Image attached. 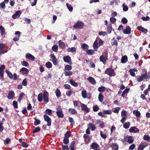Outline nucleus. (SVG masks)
<instances>
[{
  "instance_id": "nucleus-1",
  "label": "nucleus",
  "mask_w": 150,
  "mask_h": 150,
  "mask_svg": "<svg viewBox=\"0 0 150 150\" xmlns=\"http://www.w3.org/2000/svg\"><path fill=\"white\" fill-rule=\"evenodd\" d=\"M145 73L144 74H142L141 75L137 76V81L138 82H141L144 79H147L149 78V76L147 74V71L146 70H145Z\"/></svg>"
},
{
  "instance_id": "nucleus-2",
  "label": "nucleus",
  "mask_w": 150,
  "mask_h": 150,
  "mask_svg": "<svg viewBox=\"0 0 150 150\" xmlns=\"http://www.w3.org/2000/svg\"><path fill=\"white\" fill-rule=\"evenodd\" d=\"M57 111L56 113L58 117L62 118L64 116V115L62 112V110L60 106H58L56 109Z\"/></svg>"
},
{
  "instance_id": "nucleus-3",
  "label": "nucleus",
  "mask_w": 150,
  "mask_h": 150,
  "mask_svg": "<svg viewBox=\"0 0 150 150\" xmlns=\"http://www.w3.org/2000/svg\"><path fill=\"white\" fill-rule=\"evenodd\" d=\"M105 74L108 75L110 77L115 76L116 74L113 69L109 68H107L105 71Z\"/></svg>"
},
{
  "instance_id": "nucleus-4",
  "label": "nucleus",
  "mask_w": 150,
  "mask_h": 150,
  "mask_svg": "<svg viewBox=\"0 0 150 150\" xmlns=\"http://www.w3.org/2000/svg\"><path fill=\"white\" fill-rule=\"evenodd\" d=\"M84 26V24L81 21H78L73 26V28L75 29H82Z\"/></svg>"
},
{
  "instance_id": "nucleus-5",
  "label": "nucleus",
  "mask_w": 150,
  "mask_h": 150,
  "mask_svg": "<svg viewBox=\"0 0 150 150\" xmlns=\"http://www.w3.org/2000/svg\"><path fill=\"white\" fill-rule=\"evenodd\" d=\"M103 55L100 56L99 59L100 62H102L104 64H105L108 58V54L107 52H105L103 53Z\"/></svg>"
},
{
  "instance_id": "nucleus-6",
  "label": "nucleus",
  "mask_w": 150,
  "mask_h": 150,
  "mask_svg": "<svg viewBox=\"0 0 150 150\" xmlns=\"http://www.w3.org/2000/svg\"><path fill=\"white\" fill-rule=\"evenodd\" d=\"M44 118L45 121L47 122V125L48 126H50L51 125L52 121L50 118L46 114L44 115Z\"/></svg>"
},
{
  "instance_id": "nucleus-7",
  "label": "nucleus",
  "mask_w": 150,
  "mask_h": 150,
  "mask_svg": "<svg viewBox=\"0 0 150 150\" xmlns=\"http://www.w3.org/2000/svg\"><path fill=\"white\" fill-rule=\"evenodd\" d=\"M63 60L64 62L69 64H72L71 57L69 55H67L64 57H63Z\"/></svg>"
},
{
  "instance_id": "nucleus-8",
  "label": "nucleus",
  "mask_w": 150,
  "mask_h": 150,
  "mask_svg": "<svg viewBox=\"0 0 150 150\" xmlns=\"http://www.w3.org/2000/svg\"><path fill=\"white\" fill-rule=\"evenodd\" d=\"M49 93L46 91L45 90L43 92V99L44 101L46 103L49 102L48 99Z\"/></svg>"
},
{
  "instance_id": "nucleus-9",
  "label": "nucleus",
  "mask_w": 150,
  "mask_h": 150,
  "mask_svg": "<svg viewBox=\"0 0 150 150\" xmlns=\"http://www.w3.org/2000/svg\"><path fill=\"white\" fill-rule=\"evenodd\" d=\"M20 72L24 76H26L29 73V71L27 68L22 67L20 69Z\"/></svg>"
},
{
  "instance_id": "nucleus-10",
  "label": "nucleus",
  "mask_w": 150,
  "mask_h": 150,
  "mask_svg": "<svg viewBox=\"0 0 150 150\" xmlns=\"http://www.w3.org/2000/svg\"><path fill=\"white\" fill-rule=\"evenodd\" d=\"M50 56L52 59V61L54 65H56L57 64L58 62L55 56L53 54H51Z\"/></svg>"
},
{
  "instance_id": "nucleus-11",
  "label": "nucleus",
  "mask_w": 150,
  "mask_h": 150,
  "mask_svg": "<svg viewBox=\"0 0 150 150\" xmlns=\"http://www.w3.org/2000/svg\"><path fill=\"white\" fill-rule=\"evenodd\" d=\"M21 13L22 12L21 11H17L12 16V17L13 19H16L20 17Z\"/></svg>"
},
{
  "instance_id": "nucleus-12",
  "label": "nucleus",
  "mask_w": 150,
  "mask_h": 150,
  "mask_svg": "<svg viewBox=\"0 0 150 150\" xmlns=\"http://www.w3.org/2000/svg\"><path fill=\"white\" fill-rule=\"evenodd\" d=\"M137 29L139 31H140L142 33H144V34H146L148 32V30L146 28H145L142 26H138L137 27Z\"/></svg>"
},
{
  "instance_id": "nucleus-13",
  "label": "nucleus",
  "mask_w": 150,
  "mask_h": 150,
  "mask_svg": "<svg viewBox=\"0 0 150 150\" xmlns=\"http://www.w3.org/2000/svg\"><path fill=\"white\" fill-rule=\"evenodd\" d=\"M25 57L26 58L32 61L35 60V57L29 53H27L26 54Z\"/></svg>"
},
{
  "instance_id": "nucleus-14",
  "label": "nucleus",
  "mask_w": 150,
  "mask_h": 150,
  "mask_svg": "<svg viewBox=\"0 0 150 150\" xmlns=\"http://www.w3.org/2000/svg\"><path fill=\"white\" fill-rule=\"evenodd\" d=\"M15 94L13 91H11L8 92L7 97L8 99H11L13 98Z\"/></svg>"
},
{
  "instance_id": "nucleus-15",
  "label": "nucleus",
  "mask_w": 150,
  "mask_h": 150,
  "mask_svg": "<svg viewBox=\"0 0 150 150\" xmlns=\"http://www.w3.org/2000/svg\"><path fill=\"white\" fill-rule=\"evenodd\" d=\"M99 145L96 142H93L90 145V147L91 149H95L99 147Z\"/></svg>"
},
{
  "instance_id": "nucleus-16",
  "label": "nucleus",
  "mask_w": 150,
  "mask_h": 150,
  "mask_svg": "<svg viewBox=\"0 0 150 150\" xmlns=\"http://www.w3.org/2000/svg\"><path fill=\"white\" fill-rule=\"evenodd\" d=\"M98 42L96 40L93 44V47L95 51H97L98 48L99 47Z\"/></svg>"
},
{
  "instance_id": "nucleus-17",
  "label": "nucleus",
  "mask_w": 150,
  "mask_h": 150,
  "mask_svg": "<svg viewBox=\"0 0 150 150\" xmlns=\"http://www.w3.org/2000/svg\"><path fill=\"white\" fill-rule=\"evenodd\" d=\"M87 80L92 85H94L96 83V81L94 78L91 76H89L87 78Z\"/></svg>"
},
{
  "instance_id": "nucleus-18",
  "label": "nucleus",
  "mask_w": 150,
  "mask_h": 150,
  "mask_svg": "<svg viewBox=\"0 0 150 150\" xmlns=\"http://www.w3.org/2000/svg\"><path fill=\"white\" fill-rule=\"evenodd\" d=\"M131 30L129 26H127L126 27L125 29L124 30L123 33L125 34H129L130 33Z\"/></svg>"
},
{
  "instance_id": "nucleus-19",
  "label": "nucleus",
  "mask_w": 150,
  "mask_h": 150,
  "mask_svg": "<svg viewBox=\"0 0 150 150\" xmlns=\"http://www.w3.org/2000/svg\"><path fill=\"white\" fill-rule=\"evenodd\" d=\"M87 126L89 129H91V130L92 131L95 130L96 129L95 125L92 123H88L87 125Z\"/></svg>"
},
{
  "instance_id": "nucleus-20",
  "label": "nucleus",
  "mask_w": 150,
  "mask_h": 150,
  "mask_svg": "<svg viewBox=\"0 0 150 150\" xmlns=\"http://www.w3.org/2000/svg\"><path fill=\"white\" fill-rule=\"evenodd\" d=\"M139 131V129L135 127H131L129 129V131L130 132L136 133Z\"/></svg>"
},
{
  "instance_id": "nucleus-21",
  "label": "nucleus",
  "mask_w": 150,
  "mask_h": 150,
  "mask_svg": "<svg viewBox=\"0 0 150 150\" xmlns=\"http://www.w3.org/2000/svg\"><path fill=\"white\" fill-rule=\"evenodd\" d=\"M0 33L2 37H4L6 35L5 30L4 27L2 26H0Z\"/></svg>"
},
{
  "instance_id": "nucleus-22",
  "label": "nucleus",
  "mask_w": 150,
  "mask_h": 150,
  "mask_svg": "<svg viewBox=\"0 0 150 150\" xmlns=\"http://www.w3.org/2000/svg\"><path fill=\"white\" fill-rule=\"evenodd\" d=\"M81 108L82 110H84L86 112H88L89 111V109L88 108L87 106L83 104H82Z\"/></svg>"
},
{
  "instance_id": "nucleus-23",
  "label": "nucleus",
  "mask_w": 150,
  "mask_h": 150,
  "mask_svg": "<svg viewBox=\"0 0 150 150\" xmlns=\"http://www.w3.org/2000/svg\"><path fill=\"white\" fill-rule=\"evenodd\" d=\"M5 121V119L3 118L1 121H0V132H2L4 130V127L2 126Z\"/></svg>"
},
{
  "instance_id": "nucleus-24",
  "label": "nucleus",
  "mask_w": 150,
  "mask_h": 150,
  "mask_svg": "<svg viewBox=\"0 0 150 150\" xmlns=\"http://www.w3.org/2000/svg\"><path fill=\"white\" fill-rule=\"evenodd\" d=\"M75 142L72 141L69 145L70 150H75Z\"/></svg>"
},
{
  "instance_id": "nucleus-25",
  "label": "nucleus",
  "mask_w": 150,
  "mask_h": 150,
  "mask_svg": "<svg viewBox=\"0 0 150 150\" xmlns=\"http://www.w3.org/2000/svg\"><path fill=\"white\" fill-rule=\"evenodd\" d=\"M111 147L113 148V150H118L119 149V146L116 143H112Z\"/></svg>"
},
{
  "instance_id": "nucleus-26",
  "label": "nucleus",
  "mask_w": 150,
  "mask_h": 150,
  "mask_svg": "<svg viewBox=\"0 0 150 150\" xmlns=\"http://www.w3.org/2000/svg\"><path fill=\"white\" fill-rule=\"evenodd\" d=\"M68 112H70V113L72 115L75 114L77 113V111L74 108H69L68 110Z\"/></svg>"
},
{
  "instance_id": "nucleus-27",
  "label": "nucleus",
  "mask_w": 150,
  "mask_h": 150,
  "mask_svg": "<svg viewBox=\"0 0 150 150\" xmlns=\"http://www.w3.org/2000/svg\"><path fill=\"white\" fill-rule=\"evenodd\" d=\"M95 50L92 49H88L86 51V53L89 55H92L95 54Z\"/></svg>"
},
{
  "instance_id": "nucleus-28",
  "label": "nucleus",
  "mask_w": 150,
  "mask_h": 150,
  "mask_svg": "<svg viewBox=\"0 0 150 150\" xmlns=\"http://www.w3.org/2000/svg\"><path fill=\"white\" fill-rule=\"evenodd\" d=\"M128 61V58L127 56H122L121 59V62L122 63H125L127 62Z\"/></svg>"
},
{
  "instance_id": "nucleus-29",
  "label": "nucleus",
  "mask_w": 150,
  "mask_h": 150,
  "mask_svg": "<svg viewBox=\"0 0 150 150\" xmlns=\"http://www.w3.org/2000/svg\"><path fill=\"white\" fill-rule=\"evenodd\" d=\"M55 93L57 97L58 98L61 96V93L59 89L57 88L55 90Z\"/></svg>"
},
{
  "instance_id": "nucleus-30",
  "label": "nucleus",
  "mask_w": 150,
  "mask_h": 150,
  "mask_svg": "<svg viewBox=\"0 0 150 150\" xmlns=\"http://www.w3.org/2000/svg\"><path fill=\"white\" fill-rule=\"evenodd\" d=\"M112 29V25L111 24H109L107 28V30L108 34L111 33Z\"/></svg>"
},
{
  "instance_id": "nucleus-31",
  "label": "nucleus",
  "mask_w": 150,
  "mask_h": 150,
  "mask_svg": "<svg viewBox=\"0 0 150 150\" xmlns=\"http://www.w3.org/2000/svg\"><path fill=\"white\" fill-rule=\"evenodd\" d=\"M69 83L72 86L74 87H77L78 86V83L75 82L72 79H71L69 80Z\"/></svg>"
},
{
  "instance_id": "nucleus-32",
  "label": "nucleus",
  "mask_w": 150,
  "mask_h": 150,
  "mask_svg": "<svg viewBox=\"0 0 150 150\" xmlns=\"http://www.w3.org/2000/svg\"><path fill=\"white\" fill-rule=\"evenodd\" d=\"M64 74L65 76H71L73 74V72L70 71H65L64 72Z\"/></svg>"
},
{
  "instance_id": "nucleus-33",
  "label": "nucleus",
  "mask_w": 150,
  "mask_h": 150,
  "mask_svg": "<svg viewBox=\"0 0 150 150\" xmlns=\"http://www.w3.org/2000/svg\"><path fill=\"white\" fill-rule=\"evenodd\" d=\"M58 45L60 48H64L65 46V43L63 42H62L61 40H60L58 42Z\"/></svg>"
},
{
  "instance_id": "nucleus-34",
  "label": "nucleus",
  "mask_w": 150,
  "mask_h": 150,
  "mask_svg": "<svg viewBox=\"0 0 150 150\" xmlns=\"http://www.w3.org/2000/svg\"><path fill=\"white\" fill-rule=\"evenodd\" d=\"M103 98L104 97L102 94L101 93H100L99 94L98 96V99L99 101L100 102H102L103 100Z\"/></svg>"
},
{
  "instance_id": "nucleus-35",
  "label": "nucleus",
  "mask_w": 150,
  "mask_h": 150,
  "mask_svg": "<svg viewBox=\"0 0 150 150\" xmlns=\"http://www.w3.org/2000/svg\"><path fill=\"white\" fill-rule=\"evenodd\" d=\"M143 138L144 140L147 141L148 142H150V137L148 135H144L143 136Z\"/></svg>"
},
{
  "instance_id": "nucleus-36",
  "label": "nucleus",
  "mask_w": 150,
  "mask_h": 150,
  "mask_svg": "<svg viewBox=\"0 0 150 150\" xmlns=\"http://www.w3.org/2000/svg\"><path fill=\"white\" fill-rule=\"evenodd\" d=\"M72 66L69 64H67L65 66L64 69L65 71H70L72 69Z\"/></svg>"
},
{
  "instance_id": "nucleus-37",
  "label": "nucleus",
  "mask_w": 150,
  "mask_h": 150,
  "mask_svg": "<svg viewBox=\"0 0 150 150\" xmlns=\"http://www.w3.org/2000/svg\"><path fill=\"white\" fill-rule=\"evenodd\" d=\"M148 146L147 144H146L145 145H142L141 144H140L137 149V150H143L146 147Z\"/></svg>"
},
{
  "instance_id": "nucleus-38",
  "label": "nucleus",
  "mask_w": 150,
  "mask_h": 150,
  "mask_svg": "<svg viewBox=\"0 0 150 150\" xmlns=\"http://www.w3.org/2000/svg\"><path fill=\"white\" fill-rule=\"evenodd\" d=\"M88 45L86 43H84L81 45V48L84 50H88L89 48Z\"/></svg>"
},
{
  "instance_id": "nucleus-39",
  "label": "nucleus",
  "mask_w": 150,
  "mask_h": 150,
  "mask_svg": "<svg viewBox=\"0 0 150 150\" xmlns=\"http://www.w3.org/2000/svg\"><path fill=\"white\" fill-rule=\"evenodd\" d=\"M66 5L69 11L70 12L72 11L73 10V8L71 5L68 3H67Z\"/></svg>"
},
{
  "instance_id": "nucleus-40",
  "label": "nucleus",
  "mask_w": 150,
  "mask_h": 150,
  "mask_svg": "<svg viewBox=\"0 0 150 150\" xmlns=\"http://www.w3.org/2000/svg\"><path fill=\"white\" fill-rule=\"evenodd\" d=\"M81 95L83 98H87V95L86 90H84V91H82Z\"/></svg>"
},
{
  "instance_id": "nucleus-41",
  "label": "nucleus",
  "mask_w": 150,
  "mask_h": 150,
  "mask_svg": "<svg viewBox=\"0 0 150 150\" xmlns=\"http://www.w3.org/2000/svg\"><path fill=\"white\" fill-rule=\"evenodd\" d=\"M6 72L9 78L11 79L13 78V75L11 72L6 70Z\"/></svg>"
},
{
  "instance_id": "nucleus-42",
  "label": "nucleus",
  "mask_w": 150,
  "mask_h": 150,
  "mask_svg": "<svg viewBox=\"0 0 150 150\" xmlns=\"http://www.w3.org/2000/svg\"><path fill=\"white\" fill-rule=\"evenodd\" d=\"M133 113L137 117H139L140 116V113L138 110H134L133 111Z\"/></svg>"
},
{
  "instance_id": "nucleus-43",
  "label": "nucleus",
  "mask_w": 150,
  "mask_h": 150,
  "mask_svg": "<svg viewBox=\"0 0 150 150\" xmlns=\"http://www.w3.org/2000/svg\"><path fill=\"white\" fill-rule=\"evenodd\" d=\"M69 122L71 123V126H73L75 124V122L73 119L71 117L69 118Z\"/></svg>"
},
{
  "instance_id": "nucleus-44",
  "label": "nucleus",
  "mask_w": 150,
  "mask_h": 150,
  "mask_svg": "<svg viewBox=\"0 0 150 150\" xmlns=\"http://www.w3.org/2000/svg\"><path fill=\"white\" fill-rule=\"evenodd\" d=\"M76 49L74 47H72L71 48H69L67 49V51L68 52H76Z\"/></svg>"
},
{
  "instance_id": "nucleus-45",
  "label": "nucleus",
  "mask_w": 150,
  "mask_h": 150,
  "mask_svg": "<svg viewBox=\"0 0 150 150\" xmlns=\"http://www.w3.org/2000/svg\"><path fill=\"white\" fill-rule=\"evenodd\" d=\"M130 89L129 88H126L122 92V96L124 98V96L126 93H128Z\"/></svg>"
},
{
  "instance_id": "nucleus-46",
  "label": "nucleus",
  "mask_w": 150,
  "mask_h": 150,
  "mask_svg": "<svg viewBox=\"0 0 150 150\" xmlns=\"http://www.w3.org/2000/svg\"><path fill=\"white\" fill-rule=\"evenodd\" d=\"M105 90V88L103 86H101L98 88V91L100 92H104Z\"/></svg>"
},
{
  "instance_id": "nucleus-47",
  "label": "nucleus",
  "mask_w": 150,
  "mask_h": 150,
  "mask_svg": "<svg viewBox=\"0 0 150 150\" xmlns=\"http://www.w3.org/2000/svg\"><path fill=\"white\" fill-rule=\"evenodd\" d=\"M127 142L130 144H132L134 142V140L132 139V136H129L128 137Z\"/></svg>"
},
{
  "instance_id": "nucleus-48",
  "label": "nucleus",
  "mask_w": 150,
  "mask_h": 150,
  "mask_svg": "<svg viewBox=\"0 0 150 150\" xmlns=\"http://www.w3.org/2000/svg\"><path fill=\"white\" fill-rule=\"evenodd\" d=\"M71 132L69 131H67L64 134V137L69 138L70 136L71 135Z\"/></svg>"
},
{
  "instance_id": "nucleus-49",
  "label": "nucleus",
  "mask_w": 150,
  "mask_h": 150,
  "mask_svg": "<svg viewBox=\"0 0 150 150\" xmlns=\"http://www.w3.org/2000/svg\"><path fill=\"white\" fill-rule=\"evenodd\" d=\"M38 100L39 102H41L42 101V93H39L38 96Z\"/></svg>"
},
{
  "instance_id": "nucleus-50",
  "label": "nucleus",
  "mask_w": 150,
  "mask_h": 150,
  "mask_svg": "<svg viewBox=\"0 0 150 150\" xmlns=\"http://www.w3.org/2000/svg\"><path fill=\"white\" fill-rule=\"evenodd\" d=\"M45 66L47 68H50L52 67V64L50 62H48L45 63Z\"/></svg>"
},
{
  "instance_id": "nucleus-51",
  "label": "nucleus",
  "mask_w": 150,
  "mask_h": 150,
  "mask_svg": "<svg viewBox=\"0 0 150 150\" xmlns=\"http://www.w3.org/2000/svg\"><path fill=\"white\" fill-rule=\"evenodd\" d=\"M123 10L124 11H127L128 10V7L126 6L125 3L122 4Z\"/></svg>"
},
{
  "instance_id": "nucleus-52",
  "label": "nucleus",
  "mask_w": 150,
  "mask_h": 150,
  "mask_svg": "<svg viewBox=\"0 0 150 150\" xmlns=\"http://www.w3.org/2000/svg\"><path fill=\"white\" fill-rule=\"evenodd\" d=\"M130 125V123L129 122H127L126 123H125L123 125L124 127L126 129H127L128 128Z\"/></svg>"
},
{
  "instance_id": "nucleus-53",
  "label": "nucleus",
  "mask_w": 150,
  "mask_h": 150,
  "mask_svg": "<svg viewBox=\"0 0 150 150\" xmlns=\"http://www.w3.org/2000/svg\"><path fill=\"white\" fill-rule=\"evenodd\" d=\"M63 142L65 144L67 145L69 142V138L64 137L63 140Z\"/></svg>"
},
{
  "instance_id": "nucleus-54",
  "label": "nucleus",
  "mask_w": 150,
  "mask_h": 150,
  "mask_svg": "<svg viewBox=\"0 0 150 150\" xmlns=\"http://www.w3.org/2000/svg\"><path fill=\"white\" fill-rule=\"evenodd\" d=\"M103 113L105 114L110 115L112 113V111L111 110H103Z\"/></svg>"
},
{
  "instance_id": "nucleus-55",
  "label": "nucleus",
  "mask_w": 150,
  "mask_h": 150,
  "mask_svg": "<svg viewBox=\"0 0 150 150\" xmlns=\"http://www.w3.org/2000/svg\"><path fill=\"white\" fill-rule=\"evenodd\" d=\"M41 129L39 127H37L35 128L34 130L32 132L33 133H35L40 131Z\"/></svg>"
},
{
  "instance_id": "nucleus-56",
  "label": "nucleus",
  "mask_w": 150,
  "mask_h": 150,
  "mask_svg": "<svg viewBox=\"0 0 150 150\" xmlns=\"http://www.w3.org/2000/svg\"><path fill=\"white\" fill-rule=\"evenodd\" d=\"M99 109V108L97 105H94L93 107V110L94 112L97 111Z\"/></svg>"
},
{
  "instance_id": "nucleus-57",
  "label": "nucleus",
  "mask_w": 150,
  "mask_h": 150,
  "mask_svg": "<svg viewBox=\"0 0 150 150\" xmlns=\"http://www.w3.org/2000/svg\"><path fill=\"white\" fill-rule=\"evenodd\" d=\"M58 46L57 45L53 46L52 47V50L54 52H56L57 51Z\"/></svg>"
},
{
  "instance_id": "nucleus-58",
  "label": "nucleus",
  "mask_w": 150,
  "mask_h": 150,
  "mask_svg": "<svg viewBox=\"0 0 150 150\" xmlns=\"http://www.w3.org/2000/svg\"><path fill=\"white\" fill-rule=\"evenodd\" d=\"M98 35L100 36L102 35L103 37L107 35V33L106 32H99L98 33Z\"/></svg>"
},
{
  "instance_id": "nucleus-59",
  "label": "nucleus",
  "mask_w": 150,
  "mask_h": 150,
  "mask_svg": "<svg viewBox=\"0 0 150 150\" xmlns=\"http://www.w3.org/2000/svg\"><path fill=\"white\" fill-rule=\"evenodd\" d=\"M27 80L26 78H25L23 79L22 82V84L24 86H26L27 84Z\"/></svg>"
},
{
  "instance_id": "nucleus-60",
  "label": "nucleus",
  "mask_w": 150,
  "mask_h": 150,
  "mask_svg": "<svg viewBox=\"0 0 150 150\" xmlns=\"http://www.w3.org/2000/svg\"><path fill=\"white\" fill-rule=\"evenodd\" d=\"M98 115L102 117H106V116L104 115V114L103 113V112H100L98 113Z\"/></svg>"
},
{
  "instance_id": "nucleus-61",
  "label": "nucleus",
  "mask_w": 150,
  "mask_h": 150,
  "mask_svg": "<svg viewBox=\"0 0 150 150\" xmlns=\"http://www.w3.org/2000/svg\"><path fill=\"white\" fill-rule=\"evenodd\" d=\"M40 121L39 119H36L34 122V125L37 126L40 123Z\"/></svg>"
},
{
  "instance_id": "nucleus-62",
  "label": "nucleus",
  "mask_w": 150,
  "mask_h": 150,
  "mask_svg": "<svg viewBox=\"0 0 150 150\" xmlns=\"http://www.w3.org/2000/svg\"><path fill=\"white\" fill-rule=\"evenodd\" d=\"M129 72L130 74L132 76L134 77L135 76V72L132 69H130L129 70Z\"/></svg>"
},
{
  "instance_id": "nucleus-63",
  "label": "nucleus",
  "mask_w": 150,
  "mask_h": 150,
  "mask_svg": "<svg viewBox=\"0 0 150 150\" xmlns=\"http://www.w3.org/2000/svg\"><path fill=\"white\" fill-rule=\"evenodd\" d=\"M62 150H69L68 146L66 145H62Z\"/></svg>"
},
{
  "instance_id": "nucleus-64",
  "label": "nucleus",
  "mask_w": 150,
  "mask_h": 150,
  "mask_svg": "<svg viewBox=\"0 0 150 150\" xmlns=\"http://www.w3.org/2000/svg\"><path fill=\"white\" fill-rule=\"evenodd\" d=\"M23 66L27 67L29 65L28 63L26 61H24L21 62Z\"/></svg>"
}]
</instances>
